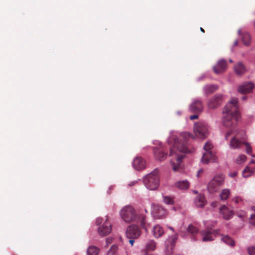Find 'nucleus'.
Returning <instances> with one entry per match:
<instances>
[{"mask_svg": "<svg viewBox=\"0 0 255 255\" xmlns=\"http://www.w3.org/2000/svg\"><path fill=\"white\" fill-rule=\"evenodd\" d=\"M254 173V170L252 169H251L248 166L246 167L245 169L243 171V176L247 178L251 176L253 173Z\"/></svg>", "mask_w": 255, "mask_h": 255, "instance_id": "c85d7f7f", "label": "nucleus"}, {"mask_svg": "<svg viewBox=\"0 0 255 255\" xmlns=\"http://www.w3.org/2000/svg\"><path fill=\"white\" fill-rule=\"evenodd\" d=\"M193 131L195 136L200 138H205L208 135L206 126L201 123H198L194 125Z\"/></svg>", "mask_w": 255, "mask_h": 255, "instance_id": "6e6552de", "label": "nucleus"}, {"mask_svg": "<svg viewBox=\"0 0 255 255\" xmlns=\"http://www.w3.org/2000/svg\"><path fill=\"white\" fill-rule=\"evenodd\" d=\"M100 252V249L94 246H90L87 251V255H98Z\"/></svg>", "mask_w": 255, "mask_h": 255, "instance_id": "cd10ccee", "label": "nucleus"}, {"mask_svg": "<svg viewBox=\"0 0 255 255\" xmlns=\"http://www.w3.org/2000/svg\"><path fill=\"white\" fill-rule=\"evenodd\" d=\"M246 98H247V96H244L242 97V99H243V100H246Z\"/></svg>", "mask_w": 255, "mask_h": 255, "instance_id": "3c124183", "label": "nucleus"}, {"mask_svg": "<svg viewBox=\"0 0 255 255\" xmlns=\"http://www.w3.org/2000/svg\"><path fill=\"white\" fill-rule=\"evenodd\" d=\"M236 174H237V173H234V174H233L232 176H233V177L236 176Z\"/></svg>", "mask_w": 255, "mask_h": 255, "instance_id": "603ef678", "label": "nucleus"}, {"mask_svg": "<svg viewBox=\"0 0 255 255\" xmlns=\"http://www.w3.org/2000/svg\"><path fill=\"white\" fill-rule=\"evenodd\" d=\"M193 137L189 133L184 132L181 133L179 137L173 136L170 137L169 141L173 143V145L170 146V156H175L176 162L171 161L172 169L174 171H180L182 160L184 157L183 154L179 153H190L194 150L188 144L189 139Z\"/></svg>", "mask_w": 255, "mask_h": 255, "instance_id": "f257e3e1", "label": "nucleus"}, {"mask_svg": "<svg viewBox=\"0 0 255 255\" xmlns=\"http://www.w3.org/2000/svg\"><path fill=\"white\" fill-rule=\"evenodd\" d=\"M254 87L252 83H245L238 88V91L242 94H246L250 92Z\"/></svg>", "mask_w": 255, "mask_h": 255, "instance_id": "a211bd4d", "label": "nucleus"}, {"mask_svg": "<svg viewBox=\"0 0 255 255\" xmlns=\"http://www.w3.org/2000/svg\"><path fill=\"white\" fill-rule=\"evenodd\" d=\"M113 238L112 237H108L106 240V245L108 247L109 245H110L113 242Z\"/></svg>", "mask_w": 255, "mask_h": 255, "instance_id": "ea45409f", "label": "nucleus"}, {"mask_svg": "<svg viewBox=\"0 0 255 255\" xmlns=\"http://www.w3.org/2000/svg\"><path fill=\"white\" fill-rule=\"evenodd\" d=\"M235 201L236 203H238L241 200V199L239 197H236L235 198Z\"/></svg>", "mask_w": 255, "mask_h": 255, "instance_id": "49530a36", "label": "nucleus"}, {"mask_svg": "<svg viewBox=\"0 0 255 255\" xmlns=\"http://www.w3.org/2000/svg\"><path fill=\"white\" fill-rule=\"evenodd\" d=\"M156 248V243L153 240H150L147 242L146 245V249L148 251H153Z\"/></svg>", "mask_w": 255, "mask_h": 255, "instance_id": "c756f323", "label": "nucleus"}, {"mask_svg": "<svg viewBox=\"0 0 255 255\" xmlns=\"http://www.w3.org/2000/svg\"><path fill=\"white\" fill-rule=\"evenodd\" d=\"M224 181V176L223 175H216L208 184L207 189L208 191L210 193L216 192L219 190L220 187L223 184Z\"/></svg>", "mask_w": 255, "mask_h": 255, "instance_id": "39448f33", "label": "nucleus"}, {"mask_svg": "<svg viewBox=\"0 0 255 255\" xmlns=\"http://www.w3.org/2000/svg\"><path fill=\"white\" fill-rule=\"evenodd\" d=\"M126 233L127 238L138 239L141 234V231L137 225L132 224L127 227Z\"/></svg>", "mask_w": 255, "mask_h": 255, "instance_id": "0eeeda50", "label": "nucleus"}, {"mask_svg": "<svg viewBox=\"0 0 255 255\" xmlns=\"http://www.w3.org/2000/svg\"><path fill=\"white\" fill-rule=\"evenodd\" d=\"M238 41L237 40H236L235 42H234V45L235 46H237L238 45Z\"/></svg>", "mask_w": 255, "mask_h": 255, "instance_id": "8fccbe9b", "label": "nucleus"}, {"mask_svg": "<svg viewBox=\"0 0 255 255\" xmlns=\"http://www.w3.org/2000/svg\"><path fill=\"white\" fill-rule=\"evenodd\" d=\"M244 144H245L246 146V152L248 154H251L252 152V148L250 144L248 142H244Z\"/></svg>", "mask_w": 255, "mask_h": 255, "instance_id": "e433bc0d", "label": "nucleus"}, {"mask_svg": "<svg viewBox=\"0 0 255 255\" xmlns=\"http://www.w3.org/2000/svg\"><path fill=\"white\" fill-rule=\"evenodd\" d=\"M198 118V116L197 115H192V116H190V119L191 120L196 119Z\"/></svg>", "mask_w": 255, "mask_h": 255, "instance_id": "37998d69", "label": "nucleus"}, {"mask_svg": "<svg viewBox=\"0 0 255 255\" xmlns=\"http://www.w3.org/2000/svg\"><path fill=\"white\" fill-rule=\"evenodd\" d=\"M103 221V220L101 218H98L96 221V224L97 226L101 225Z\"/></svg>", "mask_w": 255, "mask_h": 255, "instance_id": "a19ab883", "label": "nucleus"}, {"mask_svg": "<svg viewBox=\"0 0 255 255\" xmlns=\"http://www.w3.org/2000/svg\"><path fill=\"white\" fill-rule=\"evenodd\" d=\"M227 68V63L226 60L221 59L218 61L216 65L213 67V71L217 74L224 72Z\"/></svg>", "mask_w": 255, "mask_h": 255, "instance_id": "ddd939ff", "label": "nucleus"}, {"mask_svg": "<svg viewBox=\"0 0 255 255\" xmlns=\"http://www.w3.org/2000/svg\"><path fill=\"white\" fill-rule=\"evenodd\" d=\"M218 86L216 85H206L203 87V91L205 94H212L217 90Z\"/></svg>", "mask_w": 255, "mask_h": 255, "instance_id": "a878e982", "label": "nucleus"}, {"mask_svg": "<svg viewBox=\"0 0 255 255\" xmlns=\"http://www.w3.org/2000/svg\"><path fill=\"white\" fill-rule=\"evenodd\" d=\"M137 182V181H133L132 182H131L130 183H129L128 184V186H132L134 185L135 184H136Z\"/></svg>", "mask_w": 255, "mask_h": 255, "instance_id": "a18cd8bd", "label": "nucleus"}, {"mask_svg": "<svg viewBox=\"0 0 255 255\" xmlns=\"http://www.w3.org/2000/svg\"><path fill=\"white\" fill-rule=\"evenodd\" d=\"M230 194V191L228 189H225L222 190L221 194H220V198L222 200H226Z\"/></svg>", "mask_w": 255, "mask_h": 255, "instance_id": "473e14b6", "label": "nucleus"}, {"mask_svg": "<svg viewBox=\"0 0 255 255\" xmlns=\"http://www.w3.org/2000/svg\"><path fill=\"white\" fill-rule=\"evenodd\" d=\"M240 115L238 109V100L237 98H232L230 101L225 106L222 111V123L223 127L228 128L229 130L225 134V138L229 137L235 131V126L240 118Z\"/></svg>", "mask_w": 255, "mask_h": 255, "instance_id": "f03ea898", "label": "nucleus"}, {"mask_svg": "<svg viewBox=\"0 0 255 255\" xmlns=\"http://www.w3.org/2000/svg\"><path fill=\"white\" fill-rule=\"evenodd\" d=\"M195 204L197 207H203L206 204V200L204 195L198 194L194 200Z\"/></svg>", "mask_w": 255, "mask_h": 255, "instance_id": "4be33fe9", "label": "nucleus"}, {"mask_svg": "<svg viewBox=\"0 0 255 255\" xmlns=\"http://www.w3.org/2000/svg\"><path fill=\"white\" fill-rule=\"evenodd\" d=\"M246 213L245 212L243 211L242 213L240 214H239V216L242 218H244L245 217H246Z\"/></svg>", "mask_w": 255, "mask_h": 255, "instance_id": "79ce46f5", "label": "nucleus"}, {"mask_svg": "<svg viewBox=\"0 0 255 255\" xmlns=\"http://www.w3.org/2000/svg\"><path fill=\"white\" fill-rule=\"evenodd\" d=\"M200 30L202 32H205V30L204 29L202 28V27H200Z\"/></svg>", "mask_w": 255, "mask_h": 255, "instance_id": "09e8293b", "label": "nucleus"}, {"mask_svg": "<svg viewBox=\"0 0 255 255\" xmlns=\"http://www.w3.org/2000/svg\"><path fill=\"white\" fill-rule=\"evenodd\" d=\"M187 230L192 234H197L198 232V229L192 225H189Z\"/></svg>", "mask_w": 255, "mask_h": 255, "instance_id": "f704fd0d", "label": "nucleus"}, {"mask_svg": "<svg viewBox=\"0 0 255 255\" xmlns=\"http://www.w3.org/2000/svg\"><path fill=\"white\" fill-rule=\"evenodd\" d=\"M153 236L156 238L161 237L164 234V231L162 227L157 225L152 229Z\"/></svg>", "mask_w": 255, "mask_h": 255, "instance_id": "393cba45", "label": "nucleus"}, {"mask_svg": "<svg viewBox=\"0 0 255 255\" xmlns=\"http://www.w3.org/2000/svg\"><path fill=\"white\" fill-rule=\"evenodd\" d=\"M120 215L122 219L127 223L137 222L139 216L134 208L130 205L123 208L120 211Z\"/></svg>", "mask_w": 255, "mask_h": 255, "instance_id": "20e7f679", "label": "nucleus"}, {"mask_svg": "<svg viewBox=\"0 0 255 255\" xmlns=\"http://www.w3.org/2000/svg\"><path fill=\"white\" fill-rule=\"evenodd\" d=\"M203 108L202 102L199 100H195L190 106V110L195 113H201Z\"/></svg>", "mask_w": 255, "mask_h": 255, "instance_id": "f3484780", "label": "nucleus"}, {"mask_svg": "<svg viewBox=\"0 0 255 255\" xmlns=\"http://www.w3.org/2000/svg\"><path fill=\"white\" fill-rule=\"evenodd\" d=\"M255 162L254 160H252L251 161V163H255Z\"/></svg>", "mask_w": 255, "mask_h": 255, "instance_id": "5fc2aeb1", "label": "nucleus"}, {"mask_svg": "<svg viewBox=\"0 0 255 255\" xmlns=\"http://www.w3.org/2000/svg\"><path fill=\"white\" fill-rule=\"evenodd\" d=\"M229 61L231 62V63H232L233 62V60L232 59H230L229 60Z\"/></svg>", "mask_w": 255, "mask_h": 255, "instance_id": "6e6d98bb", "label": "nucleus"}, {"mask_svg": "<svg viewBox=\"0 0 255 255\" xmlns=\"http://www.w3.org/2000/svg\"><path fill=\"white\" fill-rule=\"evenodd\" d=\"M234 70L237 75H241L246 72V68L242 62H239L234 66Z\"/></svg>", "mask_w": 255, "mask_h": 255, "instance_id": "b1692460", "label": "nucleus"}, {"mask_svg": "<svg viewBox=\"0 0 255 255\" xmlns=\"http://www.w3.org/2000/svg\"><path fill=\"white\" fill-rule=\"evenodd\" d=\"M169 228L170 230H173V228H171V227H169Z\"/></svg>", "mask_w": 255, "mask_h": 255, "instance_id": "13d9d810", "label": "nucleus"}, {"mask_svg": "<svg viewBox=\"0 0 255 255\" xmlns=\"http://www.w3.org/2000/svg\"><path fill=\"white\" fill-rule=\"evenodd\" d=\"M177 239V235H174L170 237L166 241V249L165 251L166 255H171L173 252L175 242Z\"/></svg>", "mask_w": 255, "mask_h": 255, "instance_id": "f8f14e48", "label": "nucleus"}, {"mask_svg": "<svg viewBox=\"0 0 255 255\" xmlns=\"http://www.w3.org/2000/svg\"><path fill=\"white\" fill-rule=\"evenodd\" d=\"M248 253L250 255H255V247L249 248Z\"/></svg>", "mask_w": 255, "mask_h": 255, "instance_id": "4c0bfd02", "label": "nucleus"}, {"mask_svg": "<svg viewBox=\"0 0 255 255\" xmlns=\"http://www.w3.org/2000/svg\"><path fill=\"white\" fill-rule=\"evenodd\" d=\"M163 201L166 204L168 205H173L174 203L173 198L169 196H164Z\"/></svg>", "mask_w": 255, "mask_h": 255, "instance_id": "72a5a7b5", "label": "nucleus"}, {"mask_svg": "<svg viewBox=\"0 0 255 255\" xmlns=\"http://www.w3.org/2000/svg\"><path fill=\"white\" fill-rule=\"evenodd\" d=\"M238 32L242 37L243 43L246 46H249L251 42V36L250 34L246 31L242 32L240 29L238 30Z\"/></svg>", "mask_w": 255, "mask_h": 255, "instance_id": "412c9836", "label": "nucleus"}, {"mask_svg": "<svg viewBox=\"0 0 255 255\" xmlns=\"http://www.w3.org/2000/svg\"><path fill=\"white\" fill-rule=\"evenodd\" d=\"M253 209L254 210H255V206L253 207Z\"/></svg>", "mask_w": 255, "mask_h": 255, "instance_id": "4d7b16f0", "label": "nucleus"}, {"mask_svg": "<svg viewBox=\"0 0 255 255\" xmlns=\"http://www.w3.org/2000/svg\"><path fill=\"white\" fill-rule=\"evenodd\" d=\"M175 186L181 190H185L189 188V183L187 180L179 181L175 184Z\"/></svg>", "mask_w": 255, "mask_h": 255, "instance_id": "bb28decb", "label": "nucleus"}, {"mask_svg": "<svg viewBox=\"0 0 255 255\" xmlns=\"http://www.w3.org/2000/svg\"><path fill=\"white\" fill-rule=\"evenodd\" d=\"M108 220V219L107 217L105 222L98 228V233L101 236H107L111 232V225Z\"/></svg>", "mask_w": 255, "mask_h": 255, "instance_id": "9b49d317", "label": "nucleus"}, {"mask_svg": "<svg viewBox=\"0 0 255 255\" xmlns=\"http://www.w3.org/2000/svg\"><path fill=\"white\" fill-rule=\"evenodd\" d=\"M247 159V157L246 156V155H240L238 156V157L236 159V162L240 164H241L242 163H243L244 162H245Z\"/></svg>", "mask_w": 255, "mask_h": 255, "instance_id": "c9c22d12", "label": "nucleus"}, {"mask_svg": "<svg viewBox=\"0 0 255 255\" xmlns=\"http://www.w3.org/2000/svg\"><path fill=\"white\" fill-rule=\"evenodd\" d=\"M250 223L251 225L255 226V214L253 215L250 219Z\"/></svg>", "mask_w": 255, "mask_h": 255, "instance_id": "58836bf2", "label": "nucleus"}, {"mask_svg": "<svg viewBox=\"0 0 255 255\" xmlns=\"http://www.w3.org/2000/svg\"><path fill=\"white\" fill-rule=\"evenodd\" d=\"M118 247L116 245H112L107 253V255H115L118 252Z\"/></svg>", "mask_w": 255, "mask_h": 255, "instance_id": "2f4dec72", "label": "nucleus"}, {"mask_svg": "<svg viewBox=\"0 0 255 255\" xmlns=\"http://www.w3.org/2000/svg\"><path fill=\"white\" fill-rule=\"evenodd\" d=\"M153 153L155 158L158 160H163L166 157L167 153L165 151L162 146L155 147L153 149Z\"/></svg>", "mask_w": 255, "mask_h": 255, "instance_id": "4468645a", "label": "nucleus"}, {"mask_svg": "<svg viewBox=\"0 0 255 255\" xmlns=\"http://www.w3.org/2000/svg\"><path fill=\"white\" fill-rule=\"evenodd\" d=\"M213 145L210 141H207L204 146V150L206 152L203 155L202 158V162L203 163L207 164L210 162H216L217 158L214 154L210 150L213 148Z\"/></svg>", "mask_w": 255, "mask_h": 255, "instance_id": "423d86ee", "label": "nucleus"}, {"mask_svg": "<svg viewBox=\"0 0 255 255\" xmlns=\"http://www.w3.org/2000/svg\"><path fill=\"white\" fill-rule=\"evenodd\" d=\"M203 172V170L201 169H200L198 172V173H197V176H199V175L200 173H202V172Z\"/></svg>", "mask_w": 255, "mask_h": 255, "instance_id": "de8ad7c7", "label": "nucleus"}, {"mask_svg": "<svg viewBox=\"0 0 255 255\" xmlns=\"http://www.w3.org/2000/svg\"><path fill=\"white\" fill-rule=\"evenodd\" d=\"M193 193H195V194H197L198 193V191H196V190H194V191H193Z\"/></svg>", "mask_w": 255, "mask_h": 255, "instance_id": "864d4df0", "label": "nucleus"}, {"mask_svg": "<svg viewBox=\"0 0 255 255\" xmlns=\"http://www.w3.org/2000/svg\"><path fill=\"white\" fill-rule=\"evenodd\" d=\"M222 240L226 244L234 246L235 245L234 241L228 236H225L222 237Z\"/></svg>", "mask_w": 255, "mask_h": 255, "instance_id": "7c9ffc66", "label": "nucleus"}, {"mask_svg": "<svg viewBox=\"0 0 255 255\" xmlns=\"http://www.w3.org/2000/svg\"><path fill=\"white\" fill-rule=\"evenodd\" d=\"M223 102V96L221 94H216L211 98L208 103V107L210 109L217 108L221 105Z\"/></svg>", "mask_w": 255, "mask_h": 255, "instance_id": "9d476101", "label": "nucleus"}, {"mask_svg": "<svg viewBox=\"0 0 255 255\" xmlns=\"http://www.w3.org/2000/svg\"><path fill=\"white\" fill-rule=\"evenodd\" d=\"M238 134H236L234 137H233L230 142V146L233 148H238L244 144V142H242L240 140L238 137Z\"/></svg>", "mask_w": 255, "mask_h": 255, "instance_id": "aec40b11", "label": "nucleus"}, {"mask_svg": "<svg viewBox=\"0 0 255 255\" xmlns=\"http://www.w3.org/2000/svg\"><path fill=\"white\" fill-rule=\"evenodd\" d=\"M143 183L145 187L149 190L156 189L159 185L158 170L155 169L143 178Z\"/></svg>", "mask_w": 255, "mask_h": 255, "instance_id": "7ed1b4c3", "label": "nucleus"}, {"mask_svg": "<svg viewBox=\"0 0 255 255\" xmlns=\"http://www.w3.org/2000/svg\"><path fill=\"white\" fill-rule=\"evenodd\" d=\"M152 213L155 217L161 219L166 216L167 212L162 206L153 204H152Z\"/></svg>", "mask_w": 255, "mask_h": 255, "instance_id": "1a4fd4ad", "label": "nucleus"}, {"mask_svg": "<svg viewBox=\"0 0 255 255\" xmlns=\"http://www.w3.org/2000/svg\"><path fill=\"white\" fill-rule=\"evenodd\" d=\"M132 165L136 170H142L145 167V161L141 157H137L134 159Z\"/></svg>", "mask_w": 255, "mask_h": 255, "instance_id": "dca6fc26", "label": "nucleus"}, {"mask_svg": "<svg viewBox=\"0 0 255 255\" xmlns=\"http://www.w3.org/2000/svg\"><path fill=\"white\" fill-rule=\"evenodd\" d=\"M216 233L214 231H212V229L205 230L202 232V235L203 236V241L204 242L210 241L214 240L213 236H215Z\"/></svg>", "mask_w": 255, "mask_h": 255, "instance_id": "6ab92c4d", "label": "nucleus"}, {"mask_svg": "<svg viewBox=\"0 0 255 255\" xmlns=\"http://www.w3.org/2000/svg\"><path fill=\"white\" fill-rule=\"evenodd\" d=\"M220 212L225 219H230L233 216V211L224 205L220 208Z\"/></svg>", "mask_w": 255, "mask_h": 255, "instance_id": "5701e85b", "label": "nucleus"}, {"mask_svg": "<svg viewBox=\"0 0 255 255\" xmlns=\"http://www.w3.org/2000/svg\"><path fill=\"white\" fill-rule=\"evenodd\" d=\"M137 221L139 223L140 228L146 233H148V228L150 227V224L147 222L146 216L142 214L139 215Z\"/></svg>", "mask_w": 255, "mask_h": 255, "instance_id": "2eb2a0df", "label": "nucleus"}, {"mask_svg": "<svg viewBox=\"0 0 255 255\" xmlns=\"http://www.w3.org/2000/svg\"><path fill=\"white\" fill-rule=\"evenodd\" d=\"M129 239V242L131 244V246H133V243H134V240L135 239L133 238H128Z\"/></svg>", "mask_w": 255, "mask_h": 255, "instance_id": "c03bdc74", "label": "nucleus"}]
</instances>
